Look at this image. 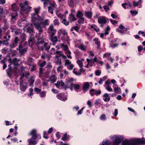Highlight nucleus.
Segmentation results:
<instances>
[{"label": "nucleus", "instance_id": "f257e3e1", "mask_svg": "<svg viewBox=\"0 0 145 145\" xmlns=\"http://www.w3.org/2000/svg\"><path fill=\"white\" fill-rule=\"evenodd\" d=\"M140 144H145L144 138L132 139L130 141L125 140L122 142V145H136Z\"/></svg>", "mask_w": 145, "mask_h": 145}, {"label": "nucleus", "instance_id": "f03ea898", "mask_svg": "<svg viewBox=\"0 0 145 145\" xmlns=\"http://www.w3.org/2000/svg\"><path fill=\"white\" fill-rule=\"evenodd\" d=\"M29 5V3L27 1H25L24 3L20 4L21 9L20 12L21 14H23L24 13H28L31 11L32 7L28 5Z\"/></svg>", "mask_w": 145, "mask_h": 145}, {"label": "nucleus", "instance_id": "7ed1b4c3", "mask_svg": "<svg viewBox=\"0 0 145 145\" xmlns=\"http://www.w3.org/2000/svg\"><path fill=\"white\" fill-rule=\"evenodd\" d=\"M32 23L31 24V25H34L36 29L38 30L39 32H43V28L44 27L43 25H41L39 21L40 20L39 19H35V20H31Z\"/></svg>", "mask_w": 145, "mask_h": 145}, {"label": "nucleus", "instance_id": "20e7f679", "mask_svg": "<svg viewBox=\"0 0 145 145\" xmlns=\"http://www.w3.org/2000/svg\"><path fill=\"white\" fill-rule=\"evenodd\" d=\"M123 136L119 135H113L111 137V139L114 141L113 145H119L120 143L123 140Z\"/></svg>", "mask_w": 145, "mask_h": 145}, {"label": "nucleus", "instance_id": "39448f33", "mask_svg": "<svg viewBox=\"0 0 145 145\" xmlns=\"http://www.w3.org/2000/svg\"><path fill=\"white\" fill-rule=\"evenodd\" d=\"M19 59H18L16 58H15L13 60L10 58L8 59L9 62L10 63V65H8L9 68L7 70V74H10L11 72V68L10 66L13 64L14 65H18V62L19 61Z\"/></svg>", "mask_w": 145, "mask_h": 145}, {"label": "nucleus", "instance_id": "423d86ee", "mask_svg": "<svg viewBox=\"0 0 145 145\" xmlns=\"http://www.w3.org/2000/svg\"><path fill=\"white\" fill-rule=\"evenodd\" d=\"M39 31V33L37 35V38L38 41L36 45H38L40 44H43L44 43V40L43 39V35L42 33Z\"/></svg>", "mask_w": 145, "mask_h": 145}, {"label": "nucleus", "instance_id": "0eeeda50", "mask_svg": "<svg viewBox=\"0 0 145 145\" xmlns=\"http://www.w3.org/2000/svg\"><path fill=\"white\" fill-rule=\"evenodd\" d=\"M56 30L55 29L53 25L51 24L48 28L47 33L50 35H54L56 33Z\"/></svg>", "mask_w": 145, "mask_h": 145}, {"label": "nucleus", "instance_id": "6e6552de", "mask_svg": "<svg viewBox=\"0 0 145 145\" xmlns=\"http://www.w3.org/2000/svg\"><path fill=\"white\" fill-rule=\"evenodd\" d=\"M40 23L44 27L46 25H48L50 24V20L48 19H44V16L40 17L39 18Z\"/></svg>", "mask_w": 145, "mask_h": 145}, {"label": "nucleus", "instance_id": "1a4fd4ad", "mask_svg": "<svg viewBox=\"0 0 145 145\" xmlns=\"http://www.w3.org/2000/svg\"><path fill=\"white\" fill-rule=\"evenodd\" d=\"M40 7L39 6L37 8L35 9L34 13L31 14V20L39 19V18L40 17H39L38 14V13L40 10Z\"/></svg>", "mask_w": 145, "mask_h": 145}, {"label": "nucleus", "instance_id": "9d476101", "mask_svg": "<svg viewBox=\"0 0 145 145\" xmlns=\"http://www.w3.org/2000/svg\"><path fill=\"white\" fill-rule=\"evenodd\" d=\"M129 28H125V27L122 25H120L119 27L116 29L117 32L121 34H123L125 33V32L127 30H129Z\"/></svg>", "mask_w": 145, "mask_h": 145}, {"label": "nucleus", "instance_id": "9b49d317", "mask_svg": "<svg viewBox=\"0 0 145 145\" xmlns=\"http://www.w3.org/2000/svg\"><path fill=\"white\" fill-rule=\"evenodd\" d=\"M39 49L40 50L42 51L44 50L46 51L48 50L50 48V45L47 42L45 43L43 46L39 47L38 46Z\"/></svg>", "mask_w": 145, "mask_h": 145}, {"label": "nucleus", "instance_id": "f8f14e48", "mask_svg": "<svg viewBox=\"0 0 145 145\" xmlns=\"http://www.w3.org/2000/svg\"><path fill=\"white\" fill-rule=\"evenodd\" d=\"M67 34V33L65 30L63 29H59L57 32V36L59 39L62 36H64Z\"/></svg>", "mask_w": 145, "mask_h": 145}, {"label": "nucleus", "instance_id": "ddd939ff", "mask_svg": "<svg viewBox=\"0 0 145 145\" xmlns=\"http://www.w3.org/2000/svg\"><path fill=\"white\" fill-rule=\"evenodd\" d=\"M57 99L63 101H65L67 99V96L63 93L59 94L57 96Z\"/></svg>", "mask_w": 145, "mask_h": 145}, {"label": "nucleus", "instance_id": "4468645a", "mask_svg": "<svg viewBox=\"0 0 145 145\" xmlns=\"http://www.w3.org/2000/svg\"><path fill=\"white\" fill-rule=\"evenodd\" d=\"M92 83L91 82H85L83 84V89L85 92L87 91L88 90L90 84H92Z\"/></svg>", "mask_w": 145, "mask_h": 145}, {"label": "nucleus", "instance_id": "2eb2a0df", "mask_svg": "<svg viewBox=\"0 0 145 145\" xmlns=\"http://www.w3.org/2000/svg\"><path fill=\"white\" fill-rule=\"evenodd\" d=\"M27 88V84L25 82H23L20 84V89L23 92H24Z\"/></svg>", "mask_w": 145, "mask_h": 145}, {"label": "nucleus", "instance_id": "dca6fc26", "mask_svg": "<svg viewBox=\"0 0 145 145\" xmlns=\"http://www.w3.org/2000/svg\"><path fill=\"white\" fill-rule=\"evenodd\" d=\"M113 87L114 92L115 93L118 94L121 92V89L120 88L118 87L116 84L114 85Z\"/></svg>", "mask_w": 145, "mask_h": 145}, {"label": "nucleus", "instance_id": "f3484780", "mask_svg": "<svg viewBox=\"0 0 145 145\" xmlns=\"http://www.w3.org/2000/svg\"><path fill=\"white\" fill-rule=\"evenodd\" d=\"M35 139H34L32 137L31 138L28 139V141L29 142V145H35L37 143V142L35 140Z\"/></svg>", "mask_w": 145, "mask_h": 145}, {"label": "nucleus", "instance_id": "a211bd4d", "mask_svg": "<svg viewBox=\"0 0 145 145\" xmlns=\"http://www.w3.org/2000/svg\"><path fill=\"white\" fill-rule=\"evenodd\" d=\"M103 97L104 98V101L105 102H109L110 99V97L108 93H105L103 95Z\"/></svg>", "mask_w": 145, "mask_h": 145}, {"label": "nucleus", "instance_id": "6ab92c4d", "mask_svg": "<svg viewBox=\"0 0 145 145\" xmlns=\"http://www.w3.org/2000/svg\"><path fill=\"white\" fill-rule=\"evenodd\" d=\"M29 135H32V137L34 139H36L37 137V136L36 134V131L35 129H33L29 133Z\"/></svg>", "mask_w": 145, "mask_h": 145}, {"label": "nucleus", "instance_id": "aec40b11", "mask_svg": "<svg viewBox=\"0 0 145 145\" xmlns=\"http://www.w3.org/2000/svg\"><path fill=\"white\" fill-rule=\"evenodd\" d=\"M61 40L65 42V41L68 42L69 40V38L67 35V34H66L65 35L62 36L60 38Z\"/></svg>", "mask_w": 145, "mask_h": 145}, {"label": "nucleus", "instance_id": "412c9836", "mask_svg": "<svg viewBox=\"0 0 145 145\" xmlns=\"http://www.w3.org/2000/svg\"><path fill=\"white\" fill-rule=\"evenodd\" d=\"M24 30L26 31V32L28 33H31L33 32V29H31L29 27H28L26 25L24 27Z\"/></svg>", "mask_w": 145, "mask_h": 145}, {"label": "nucleus", "instance_id": "4be33fe9", "mask_svg": "<svg viewBox=\"0 0 145 145\" xmlns=\"http://www.w3.org/2000/svg\"><path fill=\"white\" fill-rule=\"evenodd\" d=\"M98 22L100 24H104L106 23V20L104 18H101L98 19Z\"/></svg>", "mask_w": 145, "mask_h": 145}, {"label": "nucleus", "instance_id": "5701e85b", "mask_svg": "<svg viewBox=\"0 0 145 145\" xmlns=\"http://www.w3.org/2000/svg\"><path fill=\"white\" fill-rule=\"evenodd\" d=\"M54 35H50V39L53 42H56L58 41L57 37L56 36H54Z\"/></svg>", "mask_w": 145, "mask_h": 145}, {"label": "nucleus", "instance_id": "b1692460", "mask_svg": "<svg viewBox=\"0 0 145 145\" xmlns=\"http://www.w3.org/2000/svg\"><path fill=\"white\" fill-rule=\"evenodd\" d=\"M54 85L57 88H59V86H64V83L62 81H58L57 83L54 84Z\"/></svg>", "mask_w": 145, "mask_h": 145}, {"label": "nucleus", "instance_id": "393cba45", "mask_svg": "<svg viewBox=\"0 0 145 145\" xmlns=\"http://www.w3.org/2000/svg\"><path fill=\"white\" fill-rule=\"evenodd\" d=\"M56 14L57 16L59 18H60L61 19L63 18V19L64 18H65L66 16V15H65V14H62L60 13L59 11H56Z\"/></svg>", "mask_w": 145, "mask_h": 145}, {"label": "nucleus", "instance_id": "a878e982", "mask_svg": "<svg viewBox=\"0 0 145 145\" xmlns=\"http://www.w3.org/2000/svg\"><path fill=\"white\" fill-rule=\"evenodd\" d=\"M78 48L84 51L86 50L87 47V46L84 45L82 43L80 44V46L78 47Z\"/></svg>", "mask_w": 145, "mask_h": 145}, {"label": "nucleus", "instance_id": "bb28decb", "mask_svg": "<svg viewBox=\"0 0 145 145\" xmlns=\"http://www.w3.org/2000/svg\"><path fill=\"white\" fill-rule=\"evenodd\" d=\"M71 86L73 87L74 89L76 91L79 89L80 86L79 84H75L73 83L71 84Z\"/></svg>", "mask_w": 145, "mask_h": 145}, {"label": "nucleus", "instance_id": "cd10ccee", "mask_svg": "<svg viewBox=\"0 0 145 145\" xmlns=\"http://www.w3.org/2000/svg\"><path fill=\"white\" fill-rule=\"evenodd\" d=\"M69 20L71 22H72L73 21H76V19L75 18L73 14H71L69 15Z\"/></svg>", "mask_w": 145, "mask_h": 145}, {"label": "nucleus", "instance_id": "c85d7f7f", "mask_svg": "<svg viewBox=\"0 0 145 145\" xmlns=\"http://www.w3.org/2000/svg\"><path fill=\"white\" fill-rule=\"evenodd\" d=\"M93 40L95 42V44L97 46V49H99L100 46V42L99 40L97 38Z\"/></svg>", "mask_w": 145, "mask_h": 145}, {"label": "nucleus", "instance_id": "c756f323", "mask_svg": "<svg viewBox=\"0 0 145 145\" xmlns=\"http://www.w3.org/2000/svg\"><path fill=\"white\" fill-rule=\"evenodd\" d=\"M86 61L87 63L89 64V65L91 66H92L94 64V62L93 61L92 59H89L88 58L86 59Z\"/></svg>", "mask_w": 145, "mask_h": 145}, {"label": "nucleus", "instance_id": "7c9ffc66", "mask_svg": "<svg viewBox=\"0 0 145 145\" xmlns=\"http://www.w3.org/2000/svg\"><path fill=\"white\" fill-rule=\"evenodd\" d=\"M121 5L124 9H126L127 8L126 6H127V7L129 6L130 7L131 5V4L129 3L128 4L126 3H122Z\"/></svg>", "mask_w": 145, "mask_h": 145}, {"label": "nucleus", "instance_id": "2f4dec72", "mask_svg": "<svg viewBox=\"0 0 145 145\" xmlns=\"http://www.w3.org/2000/svg\"><path fill=\"white\" fill-rule=\"evenodd\" d=\"M85 14L86 16L88 18H90L92 17V14L91 12L86 11Z\"/></svg>", "mask_w": 145, "mask_h": 145}, {"label": "nucleus", "instance_id": "473e14b6", "mask_svg": "<svg viewBox=\"0 0 145 145\" xmlns=\"http://www.w3.org/2000/svg\"><path fill=\"white\" fill-rule=\"evenodd\" d=\"M61 48L65 51H67L68 49V47L66 45H65L64 44H61Z\"/></svg>", "mask_w": 145, "mask_h": 145}, {"label": "nucleus", "instance_id": "72a5a7b5", "mask_svg": "<svg viewBox=\"0 0 145 145\" xmlns=\"http://www.w3.org/2000/svg\"><path fill=\"white\" fill-rule=\"evenodd\" d=\"M35 80L33 77H31L29 81V85L31 86L33 85L34 82Z\"/></svg>", "mask_w": 145, "mask_h": 145}, {"label": "nucleus", "instance_id": "f704fd0d", "mask_svg": "<svg viewBox=\"0 0 145 145\" xmlns=\"http://www.w3.org/2000/svg\"><path fill=\"white\" fill-rule=\"evenodd\" d=\"M56 55L55 56L56 59H59V58L61 56V52L60 51H57L56 52Z\"/></svg>", "mask_w": 145, "mask_h": 145}, {"label": "nucleus", "instance_id": "c9c22d12", "mask_svg": "<svg viewBox=\"0 0 145 145\" xmlns=\"http://www.w3.org/2000/svg\"><path fill=\"white\" fill-rule=\"evenodd\" d=\"M30 37L31 39H30L29 40V46H31L32 44V40L34 37V35L33 34L30 35Z\"/></svg>", "mask_w": 145, "mask_h": 145}, {"label": "nucleus", "instance_id": "e433bc0d", "mask_svg": "<svg viewBox=\"0 0 145 145\" xmlns=\"http://www.w3.org/2000/svg\"><path fill=\"white\" fill-rule=\"evenodd\" d=\"M18 15V14L17 12H16V14L15 16L12 15L11 16V20L13 22H14L16 20V16Z\"/></svg>", "mask_w": 145, "mask_h": 145}, {"label": "nucleus", "instance_id": "4c0bfd02", "mask_svg": "<svg viewBox=\"0 0 145 145\" xmlns=\"http://www.w3.org/2000/svg\"><path fill=\"white\" fill-rule=\"evenodd\" d=\"M21 45L20 44L19 45V47L20 48V52L21 54H24L25 52L26 51V50L25 48H24L22 49H20V48H21Z\"/></svg>", "mask_w": 145, "mask_h": 145}, {"label": "nucleus", "instance_id": "58836bf2", "mask_svg": "<svg viewBox=\"0 0 145 145\" xmlns=\"http://www.w3.org/2000/svg\"><path fill=\"white\" fill-rule=\"evenodd\" d=\"M53 24L54 25H58L59 24V22L57 19H56L53 21Z\"/></svg>", "mask_w": 145, "mask_h": 145}, {"label": "nucleus", "instance_id": "ea45409f", "mask_svg": "<svg viewBox=\"0 0 145 145\" xmlns=\"http://www.w3.org/2000/svg\"><path fill=\"white\" fill-rule=\"evenodd\" d=\"M46 92L44 91H42L40 92V95L41 98H43L46 97Z\"/></svg>", "mask_w": 145, "mask_h": 145}, {"label": "nucleus", "instance_id": "a19ab883", "mask_svg": "<svg viewBox=\"0 0 145 145\" xmlns=\"http://www.w3.org/2000/svg\"><path fill=\"white\" fill-rule=\"evenodd\" d=\"M141 0H139V1L137 2V3H136L135 1H134L133 2V4L134 6V7H136L137 6H138V5H140V4H141Z\"/></svg>", "mask_w": 145, "mask_h": 145}, {"label": "nucleus", "instance_id": "79ce46f5", "mask_svg": "<svg viewBox=\"0 0 145 145\" xmlns=\"http://www.w3.org/2000/svg\"><path fill=\"white\" fill-rule=\"evenodd\" d=\"M83 16L82 13L80 11H78L77 13L76 16L77 17L81 18Z\"/></svg>", "mask_w": 145, "mask_h": 145}, {"label": "nucleus", "instance_id": "37998d69", "mask_svg": "<svg viewBox=\"0 0 145 145\" xmlns=\"http://www.w3.org/2000/svg\"><path fill=\"white\" fill-rule=\"evenodd\" d=\"M62 22L65 25H67L69 24V22L66 21V20L65 18L63 19Z\"/></svg>", "mask_w": 145, "mask_h": 145}, {"label": "nucleus", "instance_id": "c03bdc74", "mask_svg": "<svg viewBox=\"0 0 145 145\" xmlns=\"http://www.w3.org/2000/svg\"><path fill=\"white\" fill-rule=\"evenodd\" d=\"M105 88L106 89L109 91H113V89L109 85H107Z\"/></svg>", "mask_w": 145, "mask_h": 145}, {"label": "nucleus", "instance_id": "a18cd8bd", "mask_svg": "<svg viewBox=\"0 0 145 145\" xmlns=\"http://www.w3.org/2000/svg\"><path fill=\"white\" fill-rule=\"evenodd\" d=\"M68 138V137L66 133L64 134L63 137L62 138V140L63 141L67 140Z\"/></svg>", "mask_w": 145, "mask_h": 145}, {"label": "nucleus", "instance_id": "49530a36", "mask_svg": "<svg viewBox=\"0 0 145 145\" xmlns=\"http://www.w3.org/2000/svg\"><path fill=\"white\" fill-rule=\"evenodd\" d=\"M41 1H44L43 3L44 7L46 6L49 3V0H41Z\"/></svg>", "mask_w": 145, "mask_h": 145}, {"label": "nucleus", "instance_id": "de8ad7c7", "mask_svg": "<svg viewBox=\"0 0 145 145\" xmlns=\"http://www.w3.org/2000/svg\"><path fill=\"white\" fill-rule=\"evenodd\" d=\"M95 92V90L93 89H90L89 91L90 94L91 96H93L94 95V92Z\"/></svg>", "mask_w": 145, "mask_h": 145}, {"label": "nucleus", "instance_id": "09e8293b", "mask_svg": "<svg viewBox=\"0 0 145 145\" xmlns=\"http://www.w3.org/2000/svg\"><path fill=\"white\" fill-rule=\"evenodd\" d=\"M16 4L15 3L13 4L11 6V9L12 10L14 11H16Z\"/></svg>", "mask_w": 145, "mask_h": 145}, {"label": "nucleus", "instance_id": "8fccbe9b", "mask_svg": "<svg viewBox=\"0 0 145 145\" xmlns=\"http://www.w3.org/2000/svg\"><path fill=\"white\" fill-rule=\"evenodd\" d=\"M34 90L35 91L37 94H38L41 92V89H39L37 87H35L34 88Z\"/></svg>", "mask_w": 145, "mask_h": 145}, {"label": "nucleus", "instance_id": "3c124183", "mask_svg": "<svg viewBox=\"0 0 145 145\" xmlns=\"http://www.w3.org/2000/svg\"><path fill=\"white\" fill-rule=\"evenodd\" d=\"M53 9L51 6H49L48 7V11L50 13L52 14H53Z\"/></svg>", "mask_w": 145, "mask_h": 145}, {"label": "nucleus", "instance_id": "603ef678", "mask_svg": "<svg viewBox=\"0 0 145 145\" xmlns=\"http://www.w3.org/2000/svg\"><path fill=\"white\" fill-rule=\"evenodd\" d=\"M56 60V63L57 65H60L61 64V61L59 59H55Z\"/></svg>", "mask_w": 145, "mask_h": 145}, {"label": "nucleus", "instance_id": "864d4df0", "mask_svg": "<svg viewBox=\"0 0 145 145\" xmlns=\"http://www.w3.org/2000/svg\"><path fill=\"white\" fill-rule=\"evenodd\" d=\"M77 62L80 67H82L83 66L82 62L80 60H78Z\"/></svg>", "mask_w": 145, "mask_h": 145}, {"label": "nucleus", "instance_id": "5fc2aeb1", "mask_svg": "<svg viewBox=\"0 0 145 145\" xmlns=\"http://www.w3.org/2000/svg\"><path fill=\"white\" fill-rule=\"evenodd\" d=\"M110 28L109 26H107L105 30V35H108L109 34L108 31L109 30Z\"/></svg>", "mask_w": 145, "mask_h": 145}, {"label": "nucleus", "instance_id": "6e6d98bb", "mask_svg": "<svg viewBox=\"0 0 145 145\" xmlns=\"http://www.w3.org/2000/svg\"><path fill=\"white\" fill-rule=\"evenodd\" d=\"M103 8L105 9V12H107L108 10H110V8L107 5H106L103 6Z\"/></svg>", "mask_w": 145, "mask_h": 145}, {"label": "nucleus", "instance_id": "4d7b16f0", "mask_svg": "<svg viewBox=\"0 0 145 145\" xmlns=\"http://www.w3.org/2000/svg\"><path fill=\"white\" fill-rule=\"evenodd\" d=\"M33 89L32 88H31L29 89V94L28 95L29 96H31L33 94Z\"/></svg>", "mask_w": 145, "mask_h": 145}, {"label": "nucleus", "instance_id": "13d9d810", "mask_svg": "<svg viewBox=\"0 0 145 145\" xmlns=\"http://www.w3.org/2000/svg\"><path fill=\"white\" fill-rule=\"evenodd\" d=\"M52 76H54V78L50 80L49 81L50 82V83H53L56 81V79L55 78L54 75Z\"/></svg>", "mask_w": 145, "mask_h": 145}, {"label": "nucleus", "instance_id": "bf43d9fd", "mask_svg": "<svg viewBox=\"0 0 145 145\" xmlns=\"http://www.w3.org/2000/svg\"><path fill=\"white\" fill-rule=\"evenodd\" d=\"M73 65L71 64L67 66V69L70 70H72L73 67Z\"/></svg>", "mask_w": 145, "mask_h": 145}, {"label": "nucleus", "instance_id": "052dcab7", "mask_svg": "<svg viewBox=\"0 0 145 145\" xmlns=\"http://www.w3.org/2000/svg\"><path fill=\"white\" fill-rule=\"evenodd\" d=\"M71 61H70L69 60H67L65 61V66H67L68 65L71 64Z\"/></svg>", "mask_w": 145, "mask_h": 145}, {"label": "nucleus", "instance_id": "680f3d73", "mask_svg": "<svg viewBox=\"0 0 145 145\" xmlns=\"http://www.w3.org/2000/svg\"><path fill=\"white\" fill-rule=\"evenodd\" d=\"M100 119L102 120H105L106 119V116L105 114H103L100 116Z\"/></svg>", "mask_w": 145, "mask_h": 145}, {"label": "nucleus", "instance_id": "e2e57ef3", "mask_svg": "<svg viewBox=\"0 0 145 145\" xmlns=\"http://www.w3.org/2000/svg\"><path fill=\"white\" fill-rule=\"evenodd\" d=\"M19 41H20V40L18 39V38L16 37L15 38L14 43L17 44V43Z\"/></svg>", "mask_w": 145, "mask_h": 145}, {"label": "nucleus", "instance_id": "0e129e2a", "mask_svg": "<svg viewBox=\"0 0 145 145\" xmlns=\"http://www.w3.org/2000/svg\"><path fill=\"white\" fill-rule=\"evenodd\" d=\"M50 79L45 80L43 83V84L45 86H47L48 84V82L49 81Z\"/></svg>", "mask_w": 145, "mask_h": 145}, {"label": "nucleus", "instance_id": "69168bd1", "mask_svg": "<svg viewBox=\"0 0 145 145\" xmlns=\"http://www.w3.org/2000/svg\"><path fill=\"white\" fill-rule=\"evenodd\" d=\"M46 61H44L43 62L40 64V67H42L46 65Z\"/></svg>", "mask_w": 145, "mask_h": 145}, {"label": "nucleus", "instance_id": "338daca9", "mask_svg": "<svg viewBox=\"0 0 145 145\" xmlns=\"http://www.w3.org/2000/svg\"><path fill=\"white\" fill-rule=\"evenodd\" d=\"M17 45V44H15L13 42L10 45V47L11 48H13L15 47Z\"/></svg>", "mask_w": 145, "mask_h": 145}, {"label": "nucleus", "instance_id": "774afa93", "mask_svg": "<svg viewBox=\"0 0 145 145\" xmlns=\"http://www.w3.org/2000/svg\"><path fill=\"white\" fill-rule=\"evenodd\" d=\"M110 22L113 24H116L118 23V22L115 20H113L112 19H110Z\"/></svg>", "mask_w": 145, "mask_h": 145}]
</instances>
